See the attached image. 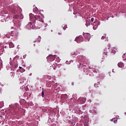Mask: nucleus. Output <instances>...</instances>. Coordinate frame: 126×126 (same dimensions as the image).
<instances>
[{
	"label": "nucleus",
	"instance_id": "f3484780",
	"mask_svg": "<svg viewBox=\"0 0 126 126\" xmlns=\"http://www.w3.org/2000/svg\"><path fill=\"white\" fill-rule=\"evenodd\" d=\"M26 57H27V55H25L23 56V59H26Z\"/></svg>",
	"mask_w": 126,
	"mask_h": 126
},
{
	"label": "nucleus",
	"instance_id": "cd10ccee",
	"mask_svg": "<svg viewBox=\"0 0 126 126\" xmlns=\"http://www.w3.org/2000/svg\"><path fill=\"white\" fill-rule=\"evenodd\" d=\"M7 38H9V36H7Z\"/></svg>",
	"mask_w": 126,
	"mask_h": 126
},
{
	"label": "nucleus",
	"instance_id": "f8f14e48",
	"mask_svg": "<svg viewBox=\"0 0 126 126\" xmlns=\"http://www.w3.org/2000/svg\"><path fill=\"white\" fill-rule=\"evenodd\" d=\"M16 25L19 26V25H20V22H19V21H17V23H16Z\"/></svg>",
	"mask_w": 126,
	"mask_h": 126
},
{
	"label": "nucleus",
	"instance_id": "2f4dec72",
	"mask_svg": "<svg viewBox=\"0 0 126 126\" xmlns=\"http://www.w3.org/2000/svg\"><path fill=\"white\" fill-rule=\"evenodd\" d=\"M20 68H21V67H20Z\"/></svg>",
	"mask_w": 126,
	"mask_h": 126
},
{
	"label": "nucleus",
	"instance_id": "ddd939ff",
	"mask_svg": "<svg viewBox=\"0 0 126 126\" xmlns=\"http://www.w3.org/2000/svg\"><path fill=\"white\" fill-rule=\"evenodd\" d=\"M93 29L94 30H96V29H97V28H98V27L97 26H94L93 27Z\"/></svg>",
	"mask_w": 126,
	"mask_h": 126
},
{
	"label": "nucleus",
	"instance_id": "423d86ee",
	"mask_svg": "<svg viewBox=\"0 0 126 126\" xmlns=\"http://www.w3.org/2000/svg\"><path fill=\"white\" fill-rule=\"evenodd\" d=\"M111 53L112 54H113L114 55H115V54H116V53H117V48H116V47L113 48L112 49V50L111 51Z\"/></svg>",
	"mask_w": 126,
	"mask_h": 126
},
{
	"label": "nucleus",
	"instance_id": "393cba45",
	"mask_svg": "<svg viewBox=\"0 0 126 126\" xmlns=\"http://www.w3.org/2000/svg\"><path fill=\"white\" fill-rule=\"evenodd\" d=\"M38 39H41V36H39V37H38Z\"/></svg>",
	"mask_w": 126,
	"mask_h": 126
},
{
	"label": "nucleus",
	"instance_id": "5701e85b",
	"mask_svg": "<svg viewBox=\"0 0 126 126\" xmlns=\"http://www.w3.org/2000/svg\"><path fill=\"white\" fill-rule=\"evenodd\" d=\"M2 89H1V88L0 87V92H1Z\"/></svg>",
	"mask_w": 126,
	"mask_h": 126
},
{
	"label": "nucleus",
	"instance_id": "39448f33",
	"mask_svg": "<svg viewBox=\"0 0 126 126\" xmlns=\"http://www.w3.org/2000/svg\"><path fill=\"white\" fill-rule=\"evenodd\" d=\"M79 101H81V104H83V103H85V101H86V98L81 97L79 98Z\"/></svg>",
	"mask_w": 126,
	"mask_h": 126
},
{
	"label": "nucleus",
	"instance_id": "aec40b11",
	"mask_svg": "<svg viewBox=\"0 0 126 126\" xmlns=\"http://www.w3.org/2000/svg\"><path fill=\"white\" fill-rule=\"evenodd\" d=\"M69 63H73V60H71L70 61H69Z\"/></svg>",
	"mask_w": 126,
	"mask_h": 126
},
{
	"label": "nucleus",
	"instance_id": "f257e3e1",
	"mask_svg": "<svg viewBox=\"0 0 126 126\" xmlns=\"http://www.w3.org/2000/svg\"><path fill=\"white\" fill-rule=\"evenodd\" d=\"M30 20L32 21H33L34 23V25H32L33 24H32V22L29 23L27 26L29 27V26L30 27V28L32 29H34L35 28V26L36 25H38V24H40V22H44V21L43 20V18H42L39 15H32L30 16Z\"/></svg>",
	"mask_w": 126,
	"mask_h": 126
},
{
	"label": "nucleus",
	"instance_id": "2eb2a0df",
	"mask_svg": "<svg viewBox=\"0 0 126 126\" xmlns=\"http://www.w3.org/2000/svg\"><path fill=\"white\" fill-rule=\"evenodd\" d=\"M91 22H93V21H94V18H92L91 19Z\"/></svg>",
	"mask_w": 126,
	"mask_h": 126
},
{
	"label": "nucleus",
	"instance_id": "0eeeda50",
	"mask_svg": "<svg viewBox=\"0 0 126 126\" xmlns=\"http://www.w3.org/2000/svg\"><path fill=\"white\" fill-rule=\"evenodd\" d=\"M111 121L114 122V124H117V123H118V120L116 119V118L112 119Z\"/></svg>",
	"mask_w": 126,
	"mask_h": 126
},
{
	"label": "nucleus",
	"instance_id": "a878e982",
	"mask_svg": "<svg viewBox=\"0 0 126 126\" xmlns=\"http://www.w3.org/2000/svg\"><path fill=\"white\" fill-rule=\"evenodd\" d=\"M15 11H16V9H14V12H13L14 13H15Z\"/></svg>",
	"mask_w": 126,
	"mask_h": 126
},
{
	"label": "nucleus",
	"instance_id": "6ab92c4d",
	"mask_svg": "<svg viewBox=\"0 0 126 126\" xmlns=\"http://www.w3.org/2000/svg\"><path fill=\"white\" fill-rule=\"evenodd\" d=\"M90 112L91 113H94V111H92V110H90Z\"/></svg>",
	"mask_w": 126,
	"mask_h": 126
},
{
	"label": "nucleus",
	"instance_id": "dca6fc26",
	"mask_svg": "<svg viewBox=\"0 0 126 126\" xmlns=\"http://www.w3.org/2000/svg\"><path fill=\"white\" fill-rule=\"evenodd\" d=\"M105 36H102V37H101V39L102 40H104V39H105Z\"/></svg>",
	"mask_w": 126,
	"mask_h": 126
},
{
	"label": "nucleus",
	"instance_id": "20e7f679",
	"mask_svg": "<svg viewBox=\"0 0 126 126\" xmlns=\"http://www.w3.org/2000/svg\"><path fill=\"white\" fill-rule=\"evenodd\" d=\"M111 47L108 46V48H106L104 50L105 52L103 53V55H107V54H109V52H110V48Z\"/></svg>",
	"mask_w": 126,
	"mask_h": 126
},
{
	"label": "nucleus",
	"instance_id": "473e14b6",
	"mask_svg": "<svg viewBox=\"0 0 126 126\" xmlns=\"http://www.w3.org/2000/svg\"><path fill=\"white\" fill-rule=\"evenodd\" d=\"M82 65H83V64H82Z\"/></svg>",
	"mask_w": 126,
	"mask_h": 126
},
{
	"label": "nucleus",
	"instance_id": "c85d7f7f",
	"mask_svg": "<svg viewBox=\"0 0 126 126\" xmlns=\"http://www.w3.org/2000/svg\"><path fill=\"white\" fill-rule=\"evenodd\" d=\"M34 42H37V40H35Z\"/></svg>",
	"mask_w": 126,
	"mask_h": 126
},
{
	"label": "nucleus",
	"instance_id": "7c9ffc66",
	"mask_svg": "<svg viewBox=\"0 0 126 126\" xmlns=\"http://www.w3.org/2000/svg\"><path fill=\"white\" fill-rule=\"evenodd\" d=\"M89 25H90V23H89Z\"/></svg>",
	"mask_w": 126,
	"mask_h": 126
},
{
	"label": "nucleus",
	"instance_id": "c756f323",
	"mask_svg": "<svg viewBox=\"0 0 126 126\" xmlns=\"http://www.w3.org/2000/svg\"><path fill=\"white\" fill-rule=\"evenodd\" d=\"M21 16H22V14H20Z\"/></svg>",
	"mask_w": 126,
	"mask_h": 126
},
{
	"label": "nucleus",
	"instance_id": "4468645a",
	"mask_svg": "<svg viewBox=\"0 0 126 126\" xmlns=\"http://www.w3.org/2000/svg\"><path fill=\"white\" fill-rule=\"evenodd\" d=\"M42 97H45V94L44 93V91H42L41 93Z\"/></svg>",
	"mask_w": 126,
	"mask_h": 126
},
{
	"label": "nucleus",
	"instance_id": "bb28decb",
	"mask_svg": "<svg viewBox=\"0 0 126 126\" xmlns=\"http://www.w3.org/2000/svg\"><path fill=\"white\" fill-rule=\"evenodd\" d=\"M96 85H97V84H94V87H96Z\"/></svg>",
	"mask_w": 126,
	"mask_h": 126
},
{
	"label": "nucleus",
	"instance_id": "7ed1b4c3",
	"mask_svg": "<svg viewBox=\"0 0 126 126\" xmlns=\"http://www.w3.org/2000/svg\"><path fill=\"white\" fill-rule=\"evenodd\" d=\"M75 41H76L78 44H80V43H81V42L83 41V37L82 36L80 35L75 38Z\"/></svg>",
	"mask_w": 126,
	"mask_h": 126
},
{
	"label": "nucleus",
	"instance_id": "4be33fe9",
	"mask_svg": "<svg viewBox=\"0 0 126 126\" xmlns=\"http://www.w3.org/2000/svg\"><path fill=\"white\" fill-rule=\"evenodd\" d=\"M80 58H82V56H78V58L80 59Z\"/></svg>",
	"mask_w": 126,
	"mask_h": 126
},
{
	"label": "nucleus",
	"instance_id": "412c9836",
	"mask_svg": "<svg viewBox=\"0 0 126 126\" xmlns=\"http://www.w3.org/2000/svg\"><path fill=\"white\" fill-rule=\"evenodd\" d=\"M87 40V41H89V40H90V38L89 37H88Z\"/></svg>",
	"mask_w": 126,
	"mask_h": 126
},
{
	"label": "nucleus",
	"instance_id": "1a4fd4ad",
	"mask_svg": "<svg viewBox=\"0 0 126 126\" xmlns=\"http://www.w3.org/2000/svg\"><path fill=\"white\" fill-rule=\"evenodd\" d=\"M19 15H15V16H14L13 18L14 19H18V18L19 17Z\"/></svg>",
	"mask_w": 126,
	"mask_h": 126
},
{
	"label": "nucleus",
	"instance_id": "a211bd4d",
	"mask_svg": "<svg viewBox=\"0 0 126 126\" xmlns=\"http://www.w3.org/2000/svg\"><path fill=\"white\" fill-rule=\"evenodd\" d=\"M71 55L72 56H76V54H75V53H74V54H72Z\"/></svg>",
	"mask_w": 126,
	"mask_h": 126
},
{
	"label": "nucleus",
	"instance_id": "72a5a7b5",
	"mask_svg": "<svg viewBox=\"0 0 126 126\" xmlns=\"http://www.w3.org/2000/svg\"><path fill=\"white\" fill-rule=\"evenodd\" d=\"M82 65H83V64H82Z\"/></svg>",
	"mask_w": 126,
	"mask_h": 126
},
{
	"label": "nucleus",
	"instance_id": "9b49d317",
	"mask_svg": "<svg viewBox=\"0 0 126 126\" xmlns=\"http://www.w3.org/2000/svg\"><path fill=\"white\" fill-rule=\"evenodd\" d=\"M123 57L124 61H125V62H126V54H124Z\"/></svg>",
	"mask_w": 126,
	"mask_h": 126
},
{
	"label": "nucleus",
	"instance_id": "9d476101",
	"mask_svg": "<svg viewBox=\"0 0 126 126\" xmlns=\"http://www.w3.org/2000/svg\"><path fill=\"white\" fill-rule=\"evenodd\" d=\"M33 11H34V12H35V13H38V9L37 8H34L33 9Z\"/></svg>",
	"mask_w": 126,
	"mask_h": 126
},
{
	"label": "nucleus",
	"instance_id": "f03ea898",
	"mask_svg": "<svg viewBox=\"0 0 126 126\" xmlns=\"http://www.w3.org/2000/svg\"><path fill=\"white\" fill-rule=\"evenodd\" d=\"M46 59L47 60L48 63H51V62H53V61H55V60L56 59V57L54 55H50L48 56L46 58Z\"/></svg>",
	"mask_w": 126,
	"mask_h": 126
},
{
	"label": "nucleus",
	"instance_id": "b1692460",
	"mask_svg": "<svg viewBox=\"0 0 126 126\" xmlns=\"http://www.w3.org/2000/svg\"><path fill=\"white\" fill-rule=\"evenodd\" d=\"M85 126H88V124H85Z\"/></svg>",
	"mask_w": 126,
	"mask_h": 126
},
{
	"label": "nucleus",
	"instance_id": "6e6552de",
	"mask_svg": "<svg viewBox=\"0 0 126 126\" xmlns=\"http://www.w3.org/2000/svg\"><path fill=\"white\" fill-rule=\"evenodd\" d=\"M118 65L119 67H121V68L124 67V63H118Z\"/></svg>",
	"mask_w": 126,
	"mask_h": 126
}]
</instances>
